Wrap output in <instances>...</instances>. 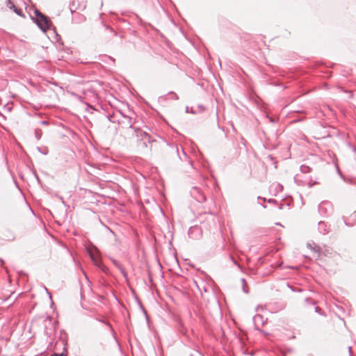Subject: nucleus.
Instances as JSON below:
<instances>
[{
    "mask_svg": "<svg viewBox=\"0 0 356 356\" xmlns=\"http://www.w3.org/2000/svg\"><path fill=\"white\" fill-rule=\"evenodd\" d=\"M34 15L35 16H31V18L42 32L46 33L48 30H50L51 27H53L54 31L56 30L51 19L48 16L36 8L34 9Z\"/></svg>",
    "mask_w": 356,
    "mask_h": 356,
    "instance_id": "f257e3e1",
    "label": "nucleus"
},
{
    "mask_svg": "<svg viewBox=\"0 0 356 356\" xmlns=\"http://www.w3.org/2000/svg\"><path fill=\"white\" fill-rule=\"evenodd\" d=\"M318 210L322 217H327L333 211V205L330 201L324 200L319 204Z\"/></svg>",
    "mask_w": 356,
    "mask_h": 356,
    "instance_id": "f03ea898",
    "label": "nucleus"
},
{
    "mask_svg": "<svg viewBox=\"0 0 356 356\" xmlns=\"http://www.w3.org/2000/svg\"><path fill=\"white\" fill-rule=\"evenodd\" d=\"M139 140L142 141V145L143 147L147 148V145H146V140L148 141L150 146L152 147L153 143L156 142V140L154 139L147 132L141 130L139 131V134H136V136Z\"/></svg>",
    "mask_w": 356,
    "mask_h": 356,
    "instance_id": "7ed1b4c3",
    "label": "nucleus"
},
{
    "mask_svg": "<svg viewBox=\"0 0 356 356\" xmlns=\"http://www.w3.org/2000/svg\"><path fill=\"white\" fill-rule=\"evenodd\" d=\"M190 194L191 197L200 203L204 202L206 201V195L202 191V189L197 186H193L191 191Z\"/></svg>",
    "mask_w": 356,
    "mask_h": 356,
    "instance_id": "20e7f679",
    "label": "nucleus"
},
{
    "mask_svg": "<svg viewBox=\"0 0 356 356\" xmlns=\"http://www.w3.org/2000/svg\"><path fill=\"white\" fill-rule=\"evenodd\" d=\"M188 234L193 239H197L201 236V229L197 226L191 227L188 229Z\"/></svg>",
    "mask_w": 356,
    "mask_h": 356,
    "instance_id": "39448f33",
    "label": "nucleus"
},
{
    "mask_svg": "<svg viewBox=\"0 0 356 356\" xmlns=\"http://www.w3.org/2000/svg\"><path fill=\"white\" fill-rule=\"evenodd\" d=\"M318 229L321 234L325 235L330 232V225L324 221H319L318 223Z\"/></svg>",
    "mask_w": 356,
    "mask_h": 356,
    "instance_id": "423d86ee",
    "label": "nucleus"
},
{
    "mask_svg": "<svg viewBox=\"0 0 356 356\" xmlns=\"http://www.w3.org/2000/svg\"><path fill=\"white\" fill-rule=\"evenodd\" d=\"M177 329L180 334L188 337V330L180 319L177 321Z\"/></svg>",
    "mask_w": 356,
    "mask_h": 356,
    "instance_id": "0eeeda50",
    "label": "nucleus"
},
{
    "mask_svg": "<svg viewBox=\"0 0 356 356\" xmlns=\"http://www.w3.org/2000/svg\"><path fill=\"white\" fill-rule=\"evenodd\" d=\"M170 96V99H174V100H177L179 99V96L177 95V93H175V92L173 91H170L169 92L167 95H163V96H160L159 97V102L160 103H162L163 102H165L167 101L168 99V96Z\"/></svg>",
    "mask_w": 356,
    "mask_h": 356,
    "instance_id": "6e6552de",
    "label": "nucleus"
},
{
    "mask_svg": "<svg viewBox=\"0 0 356 356\" xmlns=\"http://www.w3.org/2000/svg\"><path fill=\"white\" fill-rule=\"evenodd\" d=\"M123 118L124 119V121H123V123L127 126L129 128H134V124L135 123L136 120L133 119L131 117L123 115Z\"/></svg>",
    "mask_w": 356,
    "mask_h": 356,
    "instance_id": "1a4fd4ad",
    "label": "nucleus"
},
{
    "mask_svg": "<svg viewBox=\"0 0 356 356\" xmlns=\"http://www.w3.org/2000/svg\"><path fill=\"white\" fill-rule=\"evenodd\" d=\"M138 20V24L143 28L145 29L147 26H149L152 29H154V27L149 23L145 22L141 17H140L138 15H135Z\"/></svg>",
    "mask_w": 356,
    "mask_h": 356,
    "instance_id": "9d476101",
    "label": "nucleus"
},
{
    "mask_svg": "<svg viewBox=\"0 0 356 356\" xmlns=\"http://www.w3.org/2000/svg\"><path fill=\"white\" fill-rule=\"evenodd\" d=\"M102 25L106 30L108 31L113 36L117 35V32L109 25L105 24L103 21L102 22Z\"/></svg>",
    "mask_w": 356,
    "mask_h": 356,
    "instance_id": "9b49d317",
    "label": "nucleus"
},
{
    "mask_svg": "<svg viewBox=\"0 0 356 356\" xmlns=\"http://www.w3.org/2000/svg\"><path fill=\"white\" fill-rule=\"evenodd\" d=\"M301 172L304 174L309 173L312 171V168L306 165H301L300 167Z\"/></svg>",
    "mask_w": 356,
    "mask_h": 356,
    "instance_id": "f8f14e48",
    "label": "nucleus"
},
{
    "mask_svg": "<svg viewBox=\"0 0 356 356\" xmlns=\"http://www.w3.org/2000/svg\"><path fill=\"white\" fill-rule=\"evenodd\" d=\"M253 321L255 325H257V322H261L264 324V317L261 314H256L253 317Z\"/></svg>",
    "mask_w": 356,
    "mask_h": 356,
    "instance_id": "ddd939ff",
    "label": "nucleus"
},
{
    "mask_svg": "<svg viewBox=\"0 0 356 356\" xmlns=\"http://www.w3.org/2000/svg\"><path fill=\"white\" fill-rule=\"evenodd\" d=\"M109 259H110V260H111V261L113 263V264L116 268H118V269H119L120 268H121V267H122V266H121L120 263L118 260H116L115 259H114V258H113V257H109Z\"/></svg>",
    "mask_w": 356,
    "mask_h": 356,
    "instance_id": "4468645a",
    "label": "nucleus"
},
{
    "mask_svg": "<svg viewBox=\"0 0 356 356\" xmlns=\"http://www.w3.org/2000/svg\"><path fill=\"white\" fill-rule=\"evenodd\" d=\"M37 149H38V152H40L43 155H47L49 153V149H48V148L47 147H44L43 148L38 147Z\"/></svg>",
    "mask_w": 356,
    "mask_h": 356,
    "instance_id": "2eb2a0df",
    "label": "nucleus"
},
{
    "mask_svg": "<svg viewBox=\"0 0 356 356\" xmlns=\"http://www.w3.org/2000/svg\"><path fill=\"white\" fill-rule=\"evenodd\" d=\"M64 350L62 353H53L50 356H67V352L65 350V348H63Z\"/></svg>",
    "mask_w": 356,
    "mask_h": 356,
    "instance_id": "dca6fc26",
    "label": "nucleus"
},
{
    "mask_svg": "<svg viewBox=\"0 0 356 356\" xmlns=\"http://www.w3.org/2000/svg\"><path fill=\"white\" fill-rule=\"evenodd\" d=\"M42 131L41 129H35V136L38 140H40L42 137Z\"/></svg>",
    "mask_w": 356,
    "mask_h": 356,
    "instance_id": "f3484780",
    "label": "nucleus"
},
{
    "mask_svg": "<svg viewBox=\"0 0 356 356\" xmlns=\"http://www.w3.org/2000/svg\"><path fill=\"white\" fill-rule=\"evenodd\" d=\"M15 13L19 16H24L23 11L21 8H18L16 6L12 9Z\"/></svg>",
    "mask_w": 356,
    "mask_h": 356,
    "instance_id": "a211bd4d",
    "label": "nucleus"
},
{
    "mask_svg": "<svg viewBox=\"0 0 356 356\" xmlns=\"http://www.w3.org/2000/svg\"><path fill=\"white\" fill-rule=\"evenodd\" d=\"M266 118L268 119L269 122L273 123V124H275V123H277L279 122V119L278 118H275L271 117L268 114H266Z\"/></svg>",
    "mask_w": 356,
    "mask_h": 356,
    "instance_id": "6ab92c4d",
    "label": "nucleus"
},
{
    "mask_svg": "<svg viewBox=\"0 0 356 356\" xmlns=\"http://www.w3.org/2000/svg\"><path fill=\"white\" fill-rule=\"evenodd\" d=\"M120 273H122V276L124 277L125 280L128 281V274L127 271L124 270V268L122 266L119 268Z\"/></svg>",
    "mask_w": 356,
    "mask_h": 356,
    "instance_id": "aec40b11",
    "label": "nucleus"
},
{
    "mask_svg": "<svg viewBox=\"0 0 356 356\" xmlns=\"http://www.w3.org/2000/svg\"><path fill=\"white\" fill-rule=\"evenodd\" d=\"M120 273H122V276L124 277L125 280L128 281V274L127 271L124 270V268L122 266L119 268Z\"/></svg>",
    "mask_w": 356,
    "mask_h": 356,
    "instance_id": "412c9836",
    "label": "nucleus"
},
{
    "mask_svg": "<svg viewBox=\"0 0 356 356\" xmlns=\"http://www.w3.org/2000/svg\"><path fill=\"white\" fill-rule=\"evenodd\" d=\"M100 270L104 273H105L106 275H110V270H109L107 266H106L104 264V266H101Z\"/></svg>",
    "mask_w": 356,
    "mask_h": 356,
    "instance_id": "4be33fe9",
    "label": "nucleus"
},
{
    "mask_svg": "<svg viewBox=\"0 0 356 356\" xmlns=\"http://www.w3.org/2000/svg\"><path fill=\"white\" fill-rule=\"evenodd\" d=\"M88 253L89 257L91 259V261H92V263L93 264L96 263V261L98 260L97 257L91 252H88Z\"/></svg>",
    "mask_w": 356,
    "mask_h": 356,
    "instance_id": "5701e85b",
    "label": "nucleus"
},
{
    "mask_svg": "<svg viewBox=\"0 0 356 356\" xmlns=\"http://www.w3.org/2000/svg\"><path fill=\"white\" fill-rule=\"evenodd\" d=\"M307 247L311 248L314 252H321V248L319 246L316 245L315 244H314V247H312L311 244L308 243Z\"/></svg>",
    "mask_w": 356,
    "mask_h": 356,
    "instance_id": "b1692460",
    "label": "nucleus"
},
{
    "mask_svg": "<svg viewBox=\"0 0 356 356\" xmlns=\"http://www.w3.org/2000/svg\"><path fill=\"white\" fill-rule=\"evenodd\" d=\"M99 321L104 324H105L106 325H107L108 327H110L111 330L112 331L113 333H115V331L112 327V325H111V323L105 320H103V319H101L99 320Z\"/></svg>",
    "mask_w": 356,
    "mask_h": 356,
    "instance_id": "393cba45",
    "label": "nucleus"
},
{
    "mask_svg": "<svg viewBox=\"0 0 356 356\" xmlns=\"http://www.w3.org/2000/svg\"><path fill=\"white\" fill-rule=\"evenodd\" d=\"M347 147L351 149L356 155V147L353 145L351 143L348 142L347 143Z\"/></svg>",
    "mask_w": 356,
    "mask_h": 356,
    "instance_id": "a878e982",
    "label": "nucleus"
},
{
    "mask_svg": "<svg viewBox=\"0 0 356 356\" xmlns=\"http://www.w3.org/2000/svg\"><path fill=\"white\" fill-rule=\"evenodd\" d=\"M6 5L7 7L10 10H12L15 6L12 0H6Z\"/></svg>",
    "mask_w": 356,
    "mask_h": 356,
    "instance_id": "bb28decb",
    "label": "nucleus"
},
{
    "mask_svg": "<svg viewBox=\"0 0 356 356\" xmlns=\"http://www.w3.org/2000/svg\"><path fill=\"white\" fill-rule=\"evenodd\" d=\"M288 287L293 292H300L302 289L300 288H295L293 286L290 285L289 283L287 284Z\"/></svg>",
    "mask_w": 356,
    "mask_h": 356,
    "instance_id": "cd10ccee",
    "label": "nucleus"
},
{
    "mask_svg": "<svg viewBox=\"0 0 356 356\" xmlns=\"http://www.w3.org/2000/svg\"><path fill=\"white\" fill-rule=\"evenodd\" d=\"M94 264V265H95L97 268H99V270H100V268H101V266H104V264H103L102 261H99V260H97V261H96V263H95V264Z\"/></svg>",
    "mask_w": 356,
    "mask_h": 356,
    "instance_id": "c85d7f7f",
    "label": "nucleus"
},
{
    "mask_svg": "<svg viewBox=\"0 0 356 356\" xmlns=\"http://www.w3.org/2000/svg\"><path fill=\"white\" fill-rule=\"evenodd\" d=\"M305 301H306L307 302H308V303L311 304V305H316V302H315V301H314V300H313L312 299H311L310 298H307L305 299Z\"/></svg>",
    "mask_w": 356,
    "mask_h": 356,
    "instance_id": "c756f323",
    "label": "nucleus"
},
{
    "mask_svg": "<svg viewBox=\"0 0 356 356\" xmlns=\"http://www.w3.org/2000/svg\"><path fill=\"white\" fill-rule=\"evenodd\" d=\"M131 129L134 131L136 136V134H139V131L142 130L140 127H134V128H131Z\"/></svg>",
    "mask_w": 356,
    "mask_h": 356,
    "instance_id": "7c9ffc66",
    "label": "nucleus"
},
{
    "mask_svg": "<svg viewBox=\"0 0 356 356\" xmlns=\"http://www.w3.org/2000/svg\"><path fill=\"white\" fill-rule=\"evenodd\" d=\"M186 113H195V111L193 110V108H191V109H189V107L188 106H186Z\"/></svg>",
    "mask_w": 356,
    "mask_h": 356,
    "instance_id": "2f4dec72",
    "label": "nucleus"
},
{
    "mask_svg": "<svg viewBox=\"0 0 356 356\" xmlns=\"http://www.w3.org/2000/svg\"><path fill=\"white\" fill-rule=\"evenodd\" d=\"M74 1H70L69 6H70V10L71 14H73L74 12V10L72 8V6H74Z\"/></svg>",
    "mask_w": 356,
    "mask_h": 356,
    "instance_id": "473e14b6",
    "label": "nucleus"
},
{
    "mask_svg": "<svg viewBox=\"0 0 356 356\" xmlns=\"http://www.w3.org/2000/svg\"><path fill=\"white\" fill-rule=\"evenodd\" d=\"M197 108L199 109V112H200V113L203 112L205 110V107L202 104H199L197 106Z\"/></svg>",
    "mask_w": 356,
    "mask_h": 356,
    "instance_id": "72a5a7b5",
    "label": "nucleus"
},
{
    "mask_svg": "<svg viewBox=\"0 0 356 356\" xmlns=\"http://www.w3.org/2000/svg\"><path fill=\"white\" fill-rule=\"evenodd\" d=\"M267 202H268V203H272V204H277L278 203V202H277V201L275 199H271V198H270V199H268V200H267Z\"/></svg>",
    "mask_w": 356,
    "mask_h": 356,
    "instance_id": "f704fd0d",
    "label": "nucleus"
},
{
    "mask_svg": "<svg viewBox=\"0 0 356 356\" xmlns=\"http://www.w3.org/2000/svg\"><path fill=\"white\" fill-rule=\"evenodd\" d=\"M317 184V181H313L312 180H311L309 183H308V186L309 188H312L313 186H314L315 184Z\"/></svg>",
    "mask_w": 356,
    "mask_h": 356,
    "instance_id": "c9c22d12",
    "label": "nucleus"
},
{
    "mask_svg": "<svg viewBox=\"0 0 356 356\" xmlns=\"http://www.w3.org/2000/svg\"><path fill=\"white\" fill-rule=\"evenodd\" d=\"M138 302H139L140 307H141V309H142L143 313L145 314L146 318H147V312H146L145 309H144V307H143L142 303L139 300H138Z\"/></svg>",
    "mask_w": 356,
    "mask_h": 356,
    "instance_id": "e433bc0d",
    "label": "nucleus"
},
{
    "mask_svg": "<svg viewBox=\"0 0 356 356\" xmlns=\"http://www.w3.org/2000/svg\"><path fill=\"white\" fill-rule=\"evenodd\" d=\"M102 286L104 287H108L109 286V284L107 281L106 280H104L103 283L102 284Z\"/></svg>",
    "mask_w": 356,
    "mask_h": 356,
    "instance_id": "4c0bfd02",
    "label": "nucleus"
},
{
    "mask_svg": "<svg viewBox=\"0 0 356 356\" xmlns=\"http://www.w3.org/2000/svg\"><path fill=\"white\" fill-rule=\"evenodd\" d=\"M171 147H172L173 149H175V151L177 152V154L179 155V149H178V147H177V145H174V144H172V145H171Z\"/></svg>",
    "mask_w": 356,
    "mask_h": 356,
    "instance_id": "58836bf2",
    "label": "nucleus"
},
{
    "mask_svg": "<svg viewBox=\"0 0 356 356\" xmlns=\"http://www.w3.org/2000/svg\"><path fill=\"white\" fill-rule=\"evenodd\" d=\"M79 15L80 22H83L86 20V17L83 15L79 14Z\"/></svg>",
    "mask_w": 356,
    "mask_h": 356,
    "instance_id": "ea45409f",
    "label": "nucleus"
},
{
    "mask_svg": "<svg viewBox=\"0 0 356 356\" xmlns=\"http://www.w3.org/2000/svg\"><path fill=\"white\" fill-rule=\"evenodd\" d=\"M116 19H117L118 21H119V22H123V23H127V20H126V19H121L120 17H118V16L116 17Z\"/></svg>",
    "mask_w": 356,
    "mask_h": 356,
    "instance_id": "a19ab883",
    "label": "nucleus"
},
{
    "mask_svg": "<svg viewBox=\"0 0 356 356\" xmlns=\"http://www.w3.org/2000/svg\"><path fill=\"white\" fill-rule=\"evenodd\" d=\"M105 57L108 59H109L110 60H111L113 63L115 62V58H113V57L110 56H105Z\"/></svg>",
    "mask_w": 356,
    "mask_h": 356,
    "instance_id": "79ce46f5",
    "label": "nucleus"
},
{
    "mask_svg": "<svg viewBox=\"0 0 356 356\" xmlns=\"http://www.w3.org/2000/svg\"><path fill=\"white\" fill-rule=\"evenodd\" d=\"M315 312H316V313H318V314H320L321 315H322V313L321 312V308H320L319 307H315Z\"/></svg>",
    "mask_w": 356,
    "mask_h": 356,
    "instance_id": "37998d69",
    "label": "nucleus"
},
{
    "mask_svg": "<svg viewBox=\"0 0 356 356\" xmlns=\"http://www.w3.org/2000/svg\"><path fill=\"white\" fill-rule=\"evenodd\" d=\"M40 124L42 125H47V124H49V122L47 120H42L40 122Z\"/></svg>",
    "mask_w": 356,
    "mask_h": 356,
    "instance_id": "c03bdc74",
    "label": "nucleus"
},
{
    "mask_svg": "<svg viewBox=\"0 0 356 356\" xmlns=\"http://www.w3.org/2000/svg\"><path fill=\"white\" fill-rule=\"evenodd\" d=\"M45 290L49 296V298L51 299V300H52L51 294L50 293V292L49 291V290L47 288H45Z\"/></svg>",
    "mask_w": 356,
    "mask_h": 356,
    "instance_id": "a18cd8bd",
    "label": "nucleus"
},
{
    "mask_svg": "<svg viewBox=\"0 0 356 356\" xmlns=\"http://www.w3.org/2000/svg\"><path fill=\"white\" fill-rule=\"evenodd\" d=\"M348 348L349 356H353V352L351 350V347L348 346Z\"/></svg>",
    "mask_w": 356,
    "mask_h": 356,
    "instance_id": "49530a36",
    "label": "nucleus"
},
{
    "mask_svg": "<svg viewBox=\"0 0 356 356\" xmlns=\"http://www.w3.org/2000/svg\"><path fill=\"white\" fill-rule=\"evenodd\" d=\"M148 277H149V281L152 282V273L150 271H149V273H148Z\"/></svg>",
    "mask_w": 356,
    "mask_h": 356,
    "instance_id": "de8ad7c7",
    "label": "nucleus"
},
{
    "mask_svg": "<svg viewBox=\"0 0 356 356\" xmlns=\"http://www.w3.org/2000/svg\"><path fill=\"white\" fill-rule=\"evenodd\" d=\"M257 199H258V200H262L264 202H267V200H266V198H265V197H261V196H258V197H257Z\"/></svg>",
    "mask_w": 356,
    "mask_h": 356,
    "instance_id": "09e8293b",
    "label": "nucleus"
},
{
    "mask_svg": "<svg viewBox=\"0 0 356 356\" xmlns=\"http://www.w3.org/2000/svg\"><path fill=\"white\" fill-rule=\"evenodd\" d=\"M34 175H35V177L36 178V179L39 181L40 178H39L38 175L36 173V172H34Z\"/></svg>",
    "mask_w": 356,
    "mask_h": 356,
    "instance_id": "8fccbe9b",
    "label": "nucleus"
},
{
    "mask_svg": "<svg viewBox=\"0 0 356 356\" xmlns=\"http://www.w3.org/2000/svg\"><path fill=\"white\" fill-rule=\"evenodd\" d=\"M284 207V204L280 203L279 204V209H282Z\"/></svg>",
    "mask_w": 356,
    "mask_h": 356,
    "instance_id": "3c124183",
    "label": "nucleus"
},
{
    "mask_svg": "<svg viewBox=\"0 0 356 356\" xmlns=\"http://www.w3.org/2000/svg\"><path fill=\"white\" fill-rule=\"evenodd\" d=\"M277 188H278V189H280L281 191L283 189V186L280 184H277Z\"/></svg>",
    "mask_w": 356,
    "mask_h": 356,
    "instance_id": "603ef678",
    "label": "nucleus"
},
{
    "mask_svg": "<svg viewBox=\"0 0 356 356\" xmlns=\"http://www.w3.org/2000/svg\"><path fill=\"white\" fill-rule=\"evenodd\" d=\"M345 92H347V93H349V94H350V98L353 97V93H352L350 91H349V90H346Z\"/></svg>",
    "mask_w": 356,
    "mask_h": 356,
    "instance_id": "864d4df0",
    "label": "nucleus"
},
{
    "mask_svg": "<svg viewBox=\"0 0 356 356\" xmlns=\"http://www.w3.org/2000/svg\"><path fill=\"white\" fill-rule=\"evenodd\" d=\"M243 292H244V293H248V291L245 289V286H244V285L243 286Z\"/></svg>",
    "mask_w": 356,
    "mask_h": 356,
    "instance_id": "5fc2aeb1",
    "label": "nucleus"
},
{
    "mask_svg": "<svg viewBox=\"0 0 356 356\" xmlns=\"http://www.w3.org/2000/svg\"><path fill=\"white\" fill-rule=\"evenodd\" d=\"M290 205H291V202H286V203L284 204V206H286V207H290Z\"/></svg>",
    "mask_w": 356,
    "mask_h": 356,
    "instance_id": "6e6d98bb",
    "label": "nucleus"
},
{
    "mask_svg": "<svg viewBox=\"0 0 356 356\" xmlns=\"http://www.w3.org/2000/svg\"><path fill=\"white\" fill-rule=\"evenodd\" d=\"M0 262H1V265H3L4 264L3 259L0 258Z\"/></svg>",
    "mask_w": 356,
    "mask_h": 356,
    "instance_id": "4d7b16f0",
    "label": "nucleus"
},
{
    "mask_svg": "<svg viewBox=\"0 0 356 356\" xmlns=\"http://www.w3.org/2000/svg\"><path fill=\"white\" fill-rule=\"evenodd\" d=\"M35 356H44V355H43V353H41L38 355H35Z\"/></svg>",
    "mask_w": 356,
    "mask_h": 356,
    "instance_id": "13d9d810",
    "label": "nucleus"
},
{
    "mask_svg": "<svg viewBox=\"0 0 356 356\" xmlns=\"http://www.w3.org/2000/svg\"><path fill=\"white\" fill-rule=\"evenodd\" d=\"M182 152H183V154L184 155L185 157H187V154H186V152H184V149H182Z\"/></svg>",
    "mask_w": 356,
    "mask_h": 356,
    "instance_id": "bf43d9fd",
    "label": "nucleus"
},
{
    "mask_svg": "<svg viewBox=\"0 0 356 356\" xmlns=\"http://www.w3.org/2000/svg\"><path fill=\"white\" fill-rule=\"evenodd\" d=\"M107 118H108V120L111 121L112 115H108Z\"/></svg>",
    "mask_w": 356,
    "mask_h": 356,
    "instance_id": "052dcab7",
    "label": "nucleus"
},
{
    "mask_svg": "<svg viewBox=\"0 0 356 356\" xmlns=\"http://www.w3.org/2000/svg\"><path fill=\"white\" fill-rule=\"evenodd\" d=\"M345 225H347V226H352L353 225H350V224H348V222H346V221L344 222Z\"/></svg>",
    "mask_w": 356,
    "mask_h": 356,
    "instance_id": "680f3d73",
    "label": "nucleus"
},
{
    "mask_svg": "<svg viewBox=\"0 0 356 356\" xmlns=\"http://www.w3.org/2000/svg\"><path fill=\"white\" fill-rule=\"evenodd\" d=\"M232 259L233 262L236 264V261H235V259L233 257H232Z\"/></svg>",
    "mask_w": 356,
    "mask_h": 356,
    "instance_id": "e2e57ef3",
    "label": "nucleus"
},
{
    "mask_svg": "<svg viewBox=\"0 0 356 356\" xmlns=\"http://www.w3.org/2000/svg\"><path fill=\"white\" fill-rule=\"evenodd\" d=\"M241 281H242V282L244 284V283H245V280L244 278H242V279H241Z\"/></svg>",
    "mask_w": 356,
    "mask_h": 356,
    "instance_id": "0e129e2a",
    "label": "nucleus"
},
{
    "mask_svg": "<svg viewBox=\"0 0 356 356\" xmlns=\"http://www.w3.org/2000/svg\"><path fill=\"white\" fill-rule=\"evenodd\" d=\"M337 171H338V173H339V175H341V172H340V170H339V168L337 169Z\"/></svg>",
    "mask_w": 356,
    "mask_h": 356,
    "instance_id": "69168bd1",
    "label": "nucleus"
},
{
    "mask_svg": "<svg viewBox=\"0 0 356 356\" xmlns=\"http://www.w3.org/2000/svg\"><path fill=\"white\" fill-rule=\"evenodd\" d=\"M90 107L92 109H93V110H96V109H95L93 106H90Z\"/></svg>",
    "mask_w": 356,
    "mask_h": 356,
    "instance_id": "338daca9",
    "label": "nucleus"
},
{
    "mask_svg": "<svg viewBox=\"0 0 356 356\" xmlns=\"http://www.w3.org/2000/svg\"><path fill=\"white\" fill-rule=\"evenodd\" d=\"M354 214L356 216V210L354 211Z\"/></svg>",
    "mask_w": 356,
    "mask_h": 356,
    "instance_id": "774afa93",
    "label": "nucleus"
}]
</instances>
